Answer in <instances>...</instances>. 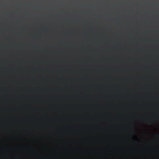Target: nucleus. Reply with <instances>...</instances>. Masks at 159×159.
Wrapping results in <instances>:
<instances>
[{
    "mask_svg": "<svg viewBox=\"0 0 159 159\" xmlns=\"http://www.w3.org/2000/svg\"><path fill=\"white\" fill-rule=\"evenodd\" d=\"M135 141L138 142H139V141L137 139H135Z\"/></svg>",
    "mask_w": 159,
    "mask_h": 159,
    "instance_id": "obj_1",
    "label": "nucleus"
}]
</instances>
